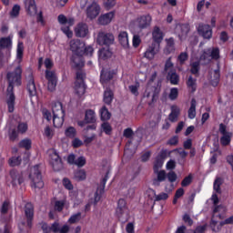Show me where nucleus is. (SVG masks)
I'll list each match as a JSON object with an SVG mask.
<instances>
[{
    "mask_svg": "<svg viewBox=\"0 0 233 233\" xmlns=\"http://www.w3.org/2000/svg\"><path fill=\"white\" fill-rule=\"evenodd\" d=\"M127 212V201L125 199L120 198L118 200V206L116 208V215L118 218H121L122 214H125Z\"/></svg>",
    "mask_w": 233,
    "mask_h": 233,
    "instance_id": "nucleus-33",
    "label": "nucleus"
},
{
    "mask_svg": "<svg viewBox=\"0 0 233 233\" xmlns=\"http://www.w3.org/2000/svg\"><path fill=\"white\" fill-rule=\"evenodd\" d=\"M115 41L116 38L114 37V34L106 33L105 31H100L96 37V43L97 45H100V46H110V45H114Z\"/></svg>",
    "mask_w": 233,
    "mask_h": 233,
    "instance_id": "nucleus-6",
    "label": "nucleus"
},
{
    "mask_svg": "<svg viewBox=\"0 0 233 233\" xmlns=\"http://www.w3.org/2000/svg\"><path fill=\"white\" fill-rule=\"evenodd\" d=\"M105 192V186L102 187H97L96 192L95 193L93 205L96 207L99 201H101V198Z\"/></svg>",
    "mask_w": 233,
    "mask_h": 233,
    "instance_id": "nucleus-36",
    "label": "nucleus"
},
{
    "mask_svg": "<svg viewBox=\"0 0 233 233\" xmlns=\"http://www.w3.org/2000/svg\"><path fill=\"white\" fill-rule=\"evenodd\" d=\"M116 6V0H104V8L110 10Z\"/></svg>",
    "mask_w": 233,
    "mask_h": 233,
    "instance_id": "nucleus-54",
    "label": "nucleus"
},
{
    "mask_svg": "<svg viewBox=\"0 0 233 233\" xmlns=\"http://www.w3.org/2000/svg\"><path fill=\"white\" fill-rule=\"evenodd\" d=\"M75 165H76V167H85V165H86V158H85V157H79L76 159Z\"/></svg>",
    "mask_w": 233,
    "mask_h": 233,
    "instance_id": "nucleus-57",
    "label": "nucleus"
},
{
    "mask_svg": "<svg viewBox=\"0 0 233 233\" xmlns=\"http://www.w3.org/2000/svg\"><path fill=\"white\" fill-rule=\"evenodd\" d=\"M153 43L159 45L163 41V32L158 26H155L152 32Z\"/></svg>",
    "mask_w": 233,
    "mask_h": 233,
    "instance_id": "nucleus-27",
    "label": "nucleus"
},
{
    "mask_svg": "<svg viewBox=\"0 0 233 233\" xmlns=\"http://www.w3.org/2000/svg\"><path fill=\"white\" fill-rule=\"evenodd\" d=\"M167 46L165 48V54H172L176 49L174 48V38L166 39Z\"/></svg>",
    "mask_w": 233,
    "mask_h": 233,
    "instance_id": "nucleus-40",
    "label": "nucleus"
},
{
    "mask_svg": "<svg viewBox=\"0 0 233 233\" xmlns=\"http://www.w3.org/2000/svg\"><path fill=\"white\" fill-rule=\"evenodd\" d=\"M216 225H218V222L216 221H211L210 223V227L213 230V232H219L221 230V227H223V225H233V216L226 218L224 221H221L219 223V225H218V227H216Z\"/></svg>",
    "mask_w": 233,
    "mask_h": 233,
    "instance_id": "nucleus-19",
    "label": "nucleus"
},
{
    "mask_svg": "<svg viewBox=\"0 0 233 233\" xmlns=\"http://www.w3.org/2000/svg\"><path fill=\"white\" fill-rule=\"evenodd\" d=\"M177 32L178 34L179 39L183 40L190 32V25L188 24H183L177 25Z\"/></svg>",
    "mask_w": 233,
    "mask_h": 233,
    "instance_id": "nucleus-20",
    "label": "nucleus"
},
{
    "mask_svg": "<svg viewBox=\"0 0 233 233\" xmlns=\"http://www.w3.org/2000/svg\"><path fill=\"white\" fill-rule=\"evenodd\" d=\"M104 103H106V105H110V103H112V101L114 100V92H112V90H110L109 88H106L104 91Z\"/></svg>",
    "mask_w": 233,
    "mask_h": 233,
    "instance_id": "nucleus-34",
    "label": "nucleus"
},
{
    "mask_svg": "<svg viewBox=\"0 0 233 233\" xmlns=\"http://www.w3.org/2000/svg\"><path fill=\"white\" fill-rule=\"evenodd\" d=\"M187 88H189V90H191V92H196V78L189 76L187 82Z\"/></svg>",
    "mask_w": 233,
    "mask_h": 233,
    "instance_id": "nucleus-47",
    "label": "nucleus"
},
{
    "mask_svg": "<svg viewBox=\"0 0 233 233\" xmlns=\"http://www.w3.org/2000/svg\"><path fill=\"white\" fill-rule=\"evenodd\" d=\"M152 23V16L150 15H142L136 20V25L140 28V30H143L145 28H148V26Z\"/></svg>",
    "mask_w": 233,
    "mask_h": 233,
    "instance_id": "nucleus-14",
    "label": "nucleus"
},
{
    "mask_svg": "<svg viewBox=\"0 0 233 233\" xmlns=\"http://www.w3.org/2000/svg\"><path fill=\"white\" fill-rule=\"evenodd\" d=\"M167 177L169 183H174L177 179V175L174 171H170L167 175Z\"/></svg>",
    "mask_w": 233,
    "mask_h": 233,
    "instance_id": "nucleus-61",
    "label": "nucleus"
},
{
    "mask_svg": "<svg viewBox=\"0 0 233 233\" xmlns=\"http://www.w3.org/2000/svg\"><path fill=\"white\" fill-rule=\"evenodd\" d=\"M29 179L32 188L35 190H41L45 187V182L43 181V176L39 170V166H35L31 167L29 173Z\"/></svg>",
    "mask_w": 233,
    "mask_h": 233,
    "instance_id": "nucleus-4",
    "label": "nucleus"
},
{
    "mask_svg": "<svg viewBox=\"0 0 233 233\" xmlns=\"http://www.w3.org/2000/svg\"><path fill=\"white\" fill-rule=\"evenodd\" d=\"M85 92H86V86H85V82H76L75 94L77 97H83V96H85Z\"/></svg>",
    "mask_w": 233,
    "mask_h": 233,
    "instance_id": "nucleus-25",
    "label": "nucleus"
},
{
    "mask_svg": "<svg viewBox=\"0 0 233 233\" xmlns=\"http://www.w3.org/2000/svg\"><path fill=\"white\" fill-rule=\"evenodd\" d=\"M161 50L160 44L151 43L146 52L144 53V57L146 59H148V61H152L157 54H159V51Z\"/></svg>",
    "mask_w": 233,
    "mask_h": 233,
    "instance_id": "nucleus-9",
    "label": "nucleus"
},
{
    "mask_svg": "<svg viewBox=\"0 0 233 233\" xmlns=\"http://www.w3.org/2000/svg\"><path fill=\"white\" fill-rule=\"evenodd\" d=\"M17 130L18 134H25L28 130V124L25 122L18 124Z\"/></svg>",
    "mask_w": 233,
    "mask_h": 233,
    "instance_id": "nucleus-56",
    "label": "nucleus"
},
{
    "mask_svg": "<svg viewBox=\"0 0 233 233\" xmlns=\"http://www.w3.org/2000/svg\"><path fill=\"white\" fill-rule=\"evenodd\" d=\"M10 167H17L21 165V158L19 157H13L9 159Z\"/></svg>",
    "mask_w": 233,
    "mask_h": 233,
    "instance_id": "nucleus-52",
    "label": "nucleus"
},
{
    "mask_svg": "<svg viewBox=\"0 0 233 233\" xmlns=\"http://www.w3.org/2000/svg\"><path fill=\"white\" fill-rule=\"evenodd\" d=\"M99 14H101V5H99L97 2H92L87 5L86 8V15L87 19H96Z\"/></svg>",
    "mask_w": 233,
    "mask_h": 233,
    "instance_id": "nucleus-7",
    "label": "nucleus"
},
{
    "mask_svg": "<svg viewBox=\"0 0 233 233\" xmlns=\"http://www.w3.org/2000/svg\"><path fill=\"white\" fill-rule=\"evenodd\" d=\"M110 112H108V109L106 108V106H103L100 109V117L102 119V121H108V119H110Z\"/></svg>",
    "mask_w": 233,
    "mask_h": 233,
    "instance_id": "nucleus-43",
    "label": "nucleus"
},
{
    "mask_svg": "<svg viewBox=\"0 0 233 233\" xmlns=\"http://www.w3.org/2000/svg\"><path fill=\"white\" fill-rule=\"evenodd\" d=\"M101 128L105 134L110 135L112 133V126H110V124L107 122L103 123Z\"/></svg>",
    "mask_w": 233,
    "mask_h": 233,
    "instance_id": "nucleus-55",
    "label": "nucleus"
},
{
    "mask_svg": "<svg viewBox=\"0 0 233 233\" xmlns=\"http://www.w3.org/2000/svg\"><path fill=\"white\" fill-rule=\"evenodd\" d=\"M223 185V179L221 177H217L213 184V190L215 193H213L211 197V200L213 201L214 205H218L219 203V198H218V195L221 193V186Z\"/></svg>",
    "mask_w": 233,
    "mask_h": 233,
    "instance_id": "nucleus-12",
    "label": "nucleus"
},
{
    "mask_svg": "<svg viewBox=\"0 0 233 233\" xmlns=\"http://www.w3.org/2000/svg\"><path fill=\"white\" fill-rule=\"evenodd\" d=\"M25 218H27L28 227H32V218H34V206L31 203L25 204Z\"/></svg>",
    "mask_w": 233,
    "mask_h": 233,
    "instance_id": "nucleus-23",
    "label": "nucleus"
},
{
    "mask_svg": "<svg viewBox=\"0 0 233 233\" xmlns=\"http://www.w3.org/2000/svg\"><path fill=\"white\" fill-rule=\"evenodd\" d=\"M212 59H219V48L209 47L208 49H205L200 55L199 62L203 63V65H207L210 63Z\"/></svg>",
    "mask_w": 233,
    "mask_h": 233,
    "instance_id": "nucleus-5",
    "label": "nucleus"
},
{
    "mask_svg": "<svg viewBox=\"0 0 233 233\" xmlns=\"http://www.w3.org/2000/svg\"><path fill=\"white\" fill-rule=\"evenodd\" d=\"M65 135L66 137H70L71 139H74V137L77 136V131L74 127H69L66 129Z\"/></svg>",
    "mask_w": 233,
    "mask_h": 233,
    "instance_id": "nucleus-44",
    "label": "nucleus"
},
{
    "mask_svg": "<svg viewBox=\"0 0 233 233\" xmlns=\"http://www.w3.org/2000/svg\"><path fill=\"white\" fill-rule=\"evenodd\" d=\"M64 117L59 115H53V125L56 128H61L63 127V123H65Z\"/></svg>",
    "mask_w": 233,
    "mask_h": 233,
    "instance_id": "nucleus-37",
    "label": "nucleus"
},
{
    "mask_svg": "<svg viewBox=\"0 0 233 233\" xmlns=\"http://www.w3.org/2000/svg\"><path fill=\"white\" fill-rule=\"evenodd\" d=\"M129 90L133 96H139V83H136L135 85L129 86Z\"/></svg>",
    "mask_w": 233,
    "mask_h": 233,
    "instance_id": "nucleus-53",
    "label": "nucleus"
},
{
    "mask_svg": "<svg viewBox=\"0 0 233 233\" xmlns=\"http://www.w3.org/2000/svg\"><path fill=\"white\" fill-rule=\"evenodd\" d=\"M80 220H81V212H78V213L72 215L69 218L68 223H70L71 225H74V223H77Z\"/></svg>",
    "mask_w": 233,
    "mask_h": 233,
    "instance_id": "nucleus-49",
    "label": "nucleus"
},
{
    "mask_svg": "<svg viewBox=\"0 0 233 233\" xmlns=\"http://www.w3.org/2000/svg\"><path fill=\"white\" fill-rule=\"evenodd\" d=\"M64 207H65V200H59L55 203V210H57L58 212H61Z\"/></svg>",
    "mask_w": 233,
    "mask_h": 233,
    "instance_id": "nucleus-63",
    "label": "nucleus"
},
{
    "mask_svg": "<svg viewBox=\"0 0 233 233\" xmlns=\"http://www.w3.org/2000/svg\"><path fill=\"white\" fill-rule=\"evenodd\" d=\"M219 132L222 135L220 137V144L223 147H228V145H230V141H232V133L227 131V127L224 124L219 125Z\"/></svg>",
    "mask_w": 233,
    "mask_h": 233,
    "instance_id": "nucleus-10",
    "label": "nucleus"
},
{
    "mask_svg": "<svg viewBox=\"0 0 233 233\" xmlns=\"http://www.w3.org/2000/svg\"><path fill=\"white\" fill-rule=\"evenodd\" d=\"M75 177L77 181H83L84 179H86V173L85 170H78L75 173Z\"/></svg>",
    "mask_w": 233,
    "mask_h": 233,
    "instance_id": "nucleus-51",
    "label": "nucleus"
},
{
    "mask_svg": "<svg viewBox=\"0 0 233 233\" xmlns=\"http://www.w3.org/2000/svg\"><path fill=\"white\" fill-rule=\"evenodd\" d=\"M25 8L28 15H37V5H35V0H25Z\"/></svg>",
    "mask_w": 233,
    "mask_h": 233,
    "instance_id": "nucleus-18",
    "label": "nucleus"
},
{
    "mask_svg": "<svg viewBox=\"0 0 233 233\" xmlns=\"http://www.w3.org/2000/svg\"><path fill=\"white\" fill-rule=\"evenodd\" d=\"M25 51V46L23 42H18L17 49H16V57L18 59V63H21V59H23V52Z\"/></svg>",
    "mask_w": 233,
    "mask_h": 233,
    "instance_id": "nucleus-42",
    "label": "nucleus"
},
{
    "mask_svg": "<svg viewBox=\"0 0 233 233\" xmlns=\"http://www.w3.org/2000/svg\"><path fill=\"white\" fill-rule=\"evenodd\" d=\"M196 106H197V102H196V99L193 98L191 100L190 107L187 111L189 119H194L196 117Z\"/></svg>",
    "mask_w": 233,
    "mask_h": 233,
    "instance_id": "nucleus-39",
    "label": "nucleus"
},
{
    "mask_svg": "<svg viewBox=\"0 0 233 233\" xmlns=\"http://www.w3.org/2000/svg\"><path fill=\"white\" fill-rule=\"evenodd\" d=\"M23 70L21 66H17L13 73L7 74V79L9 81V86L7 87V96H6V105L8 112H14L15 108V96L13 93L14 85H21V74Z\"/></svg>",
    "mask_w": 233,
    "mask_h": 233,
    "instance_id": "nucleus-1",
    "label": "nucleus"
},
{
    "mask_svg": "<svg viewBox=\"0 0 233 233\" xmlns=\"http://www.w3.org/2000/svg\"><path fill=\"white\" fill-rule=\"evenodd\" d=\"M171 85H177L179 83V76L176 72H168L167 76Z\"/></svg>",
    "mask_w": 233,
    "mask_h": 233,
    "instance_id": "nucleus-46",
    "label": "nucleus"
},
{
    "mask_svg": "<svg viewBox=\"0 0 233 233\" xmlns=\"http://www.w3.org/2000/svg\"><path fill=\"white\" fill-rule=\"evenodd\" d=\"M62 32H64V34L70 39L73 37L74 33L72 32V30H70V27L68 26H63L62 27Z\"/></svg>",
    "mask_w": 233,
    "mask_h": 233,
    "instance_id": "nucleus-62",
    "label": "nucleus"
},
{
    "mask_svg": "<svg viewBox=\"0 0 233 233\" xmlns=\"http://www.w3.org/2000/svg\"><path fill=\"white\" fill-rule=\"evenodd\" d=\"M27 90L29 93V96L31 97H34L35 94H37L36 88H35V83L34 82V76H29L28 83H27Z\"/></svg>",
    "mask_w": 233,
    "mask_h": 233,
    "instance_id": "nucleus-30",
    "label": "nucleus"
},
{
    "mask_svg": "<svg viewBox=\"0 0 233 233\" xmlns=\"http://www.w3.org/2000/svg\"><path fill=\"white\" fill-rule=\"evenodd\" d=\"M50 163L56 171L61 170L63 168V162H61L59 155H57V153L55 151H52L50 154Z\"/></svg>",
    "mask_w": 233,
    "mask_h": 233,
    "instance_id": "nucleus-17",
    "label": "nucleus"
},
{
    "mask_svg": "<svg viewBox=\"0 0 233 233\" xmlns=\"http://www.w3.org/2000/svg\"><path fill=\"white\" fill-rule=\"evenodd\" d=\"M199 72V62L191 63V74H198Z\"/></svg>",
    "mask_w": 233,
    "mask_h": 233,
    "instance_id": "nucleus-64",
    "label": "nucleus"
},
{
    "mask_svg": "<svg viewBox=\"0 0 233 233\" xmlns=\"http://www.w3.org/2000/svg\"><path fill=\"white\" fill-rule=\"evenodd\" d=\"M46 78L48 81L47 89L49 92H54L56 86H57V76L56 75V72L47 69L46 71Z\"/></svg>",
    "mask_w": 233,
    "mask_h": 233,
    "instance_id": "nucleus-11",
    "label": "nucleus"
},
{
    "mask_svg": "<svg viewBox=\"0 0 233 233\" xmlns=\"http://www.w3.org/2000/svg\"><path fill=\"white\" fill-rule=\"evenodd\" d=\"M99 59H108L112 57V51L108 48H102L98 53Z\"/></svg>",
    "mask_w": 233,
    "mask_h": 233,
    "instance_id": "nucleus-38",
    "label": "nucleus"
},
{
    "mask_svg": "<svg viewBox=\"0 0 233 233\" xmlns=\"http://www.w3.org/2000/svg\"><path fill=\"white\" fill-rule=\"evenodd\" d=\"M70 50L75 54L72 57V66L74 68H83L85 62H83V52L85 50V43L79 39H73L69 43Z\"/></svg>",
    "mask_w": 233,
    "mask_h": 233,
    "instance_id": "nucleus-2",
    "label": "nucleus"
},
{
    "mask_svg": "<svg viewBox=\"0 0 233 233\" xmlns=\"http://www.w3.org/2000/svg\"><path fill=\"white\" fill-rule=\"evenodd\" d=\"M0 48L2 50H12V36L2 37L0 39Z\"/></svg>",
    "mask_w": 233,
    "mask_h": 233,
    "instance_id": "nucleus-29",
    "label": "nucleus"
},
{
    "mask_svg": "<svg viewBox=\"0 0 233 233\" xmlns=\"http://www.w3.org/2000/svg\"><path fill=\"white\" fill-rule=\"evenodd\" d=\"M74 33L76 37L85 38L90 35V29L88 28V25L86 23H78L75 28Z\"/></svg>",
    "mask_w": 233,
    "mask_h": 233,
    "instance_id": "nucleus-8",
    "label": "nucleus"
},
{
    "mask_svg": "<svg viewBox=\"0 0 233 233\" xmlns=\"http://www.w3.org/2000/svg\"><path fill=\"white\" fill-rule=\"evenodd\" d=\"M177 96H179V90L177 87H173L170 89L168 97L171 101H176L177 99Z\"/></svg>",
    "mask_w": 233,
    "mask_h": 233,
    "instance_id": "nucleus-48",
    "label": "nucleus"
},
{
    "mask_svg": "<svg viewBox=\"0 0 233 233\" xmlns=\"http://www.w3.org/2000/svg\"><path fill=\"white\" fill-rule=\"evenodd\" d=\"M29 179L32 188L35 190H41L45 187V182L43 181V176L39 170V166H35L31 167L29 173Z\"/></svg>",
    "mask_w": 233,
    "mask_h": 233,
    "instance_id": "nucleus-3",
    "label": "nucleus"
},
{
    "mask_svg": "<svg viewBox=\"0 0 233 233\" xmlns=\"http://www.w3.org/2000/svg\"><path fill=\"white\" fill-rule=\"evenodd\" d=\"M155 174H157V178L153 180V185L155 187H159L165 179H167V172L165 170H160L155 171Z\"/></svg>",
    "mask_w": 233,
    "mask_h": 233,
    "instance_id": "nucleus-24",
    "label": "nucleus"
},
{
    "mask_svg": "<svg viewBox=\"0 0 233 233\" xmlns=\"http://www.w3.org/2000/svg\"><path fill=\"white\" fill-rule=\"evenodd\" d=\"M163 163H165V157H163V154L158 155L155 159L154 172H157L163 167Z\"/></svg>",
    "mask_w": 233,
    "mask_h": 233,
    "instance_id": "nucleus-35",
    "label": "nucleus"
},
{
    "mask_svg": "<svg viewBox=\"0 0 233 233\" xmlns=\"http://www.w3.org/2000/svg\"><path fill=\"white\" fill-rule=\"evenodd\" d=\"M173 152H175V154H178L182 159H185V157L188 156V153L183 148H176L173 150Z\"/></svg>",
    "mask_w": 233,
    "mask_h": 233,
    "instance_id": "nucleus-58",
    "label": "nucleus"
},
{
    "mask_svg": "<svg viewBox=\"0 0 233 233\" xmlns=\"http://www.w3.org/2000/svg\"><path fill=\"white\" fill-rule=\"evenodd\" d=\"M20 148H25V150H30L32 148V140L25 138L19 142Z\"/></svg>",
    "mask_w": 233,
    "mask_h": 233,
    "instance_id": "nucleus-45",
    "label": "nucleus"
},
{
    "mask_svg": "<svg viewBox=\"0 0 233 233\" xmlns=\"http://www.w3.org/2000/svg\"><path fill=\"white\" fill-rule=\"evenodd\" d=\"M149 192L151 194H154L155 201H165V199H168V193H160L158 195H156V191L153 189H149Z\"/></svg>",
    "mask_w": 233,
    "mask_h": 233,
    "instance_id": "nucleus-41",
    "label": "nucleus"
},
{
    "mask_svg": "<svg viewBox=\"0 0 233 233\" xmlns=\"http://www.w3.org/2000/svg\"><path fill=\"white\" fill-rule=\"evenodd\" d=\"M85 121L86 123H96V111L92 110V109H88L86 111V116H85ZM96 124L92 125V126H88L86 127V130H96Z\"/></svg>",
    "mask_w": 233,
    "mask_h": 233,
    "instance_id": "nucleus-16",
    "label": "nucleus"
},
{
    "mask_svg": "<svg viewBox=\"0 0 233 233\" xmlns=\"http://www.w3.org/2000/svg\"><path fill=\"white\" fill-rule=\"evenodd\" d=\"M187 59H188V54L187 52H182L177 57V61L180 65H183Z\"/></svg>",
    "mask_w": 233,
    "mask_h": 233,
    "instance_id": "nucleus-59",
    "label": "nucleus"
},
{
    "mask_svg": "<svg viewBox=\"0 0 233 233\" xmlns=\"http://www.w3.org/2000/svg\"><path fill=\"white\" fill-rule=\"evenodd\" d=\"M21 11V6L18 5H14L11 11V17H17L19 15V12Z\"/></svg>",
    "mask_w": 233,
    "mask_h": 233,
    "instance_id": "nucleus-60",
    "label": "nucleus"
},
{
    "mask_svg": "<svg viewBox=\"0 0 233 233\" xmlns=\"http://www.w3.org/2000/svg\"><path fill=\"white\" fill-rule=\"evenodd\" d=\"M53 116H60L65 117V110L63 109V104L61 102H55L52 106Z\"/></svg>",
    "mask_w": 233,
    "mask_h": 233,
    "instance_id": "nucleus-26",
    "label": "nucleus"
},
{
    "mask_svg": "<svg viewBox=\"0 0 233 233\" xmlns=\"http://www.w3.org/2000/svg\"><path fill=\"white\" fill-rule=\"evenodd\" d=\"M198 33L201 35L204 39H211L212 38V27H210L207 24H199L197 26Z\"/></svg>",
    "mask_w": 233,
    "mask_h": 233,
    "instance_id": "nucleus-13",
    "label": "nucleus"
},
{
    "mask_svg": "<svg viewBox=\"0 0 233 233\" xmlns=\"http://www.w3.org/2000/svg\"><path fill=\"white\" fill-rule=\"evenodd\" d=\"M57 19L60 25H68V26H74L76 23V20L73 17L66 18L65 15H59Z\"/></svg>",
    "mask_w": 233,
    "mask_h": 233,
    "instance_id": "nucleus-32",
    "label": "nucleus"
},
{
    "mask_svg": "<svg viewBox=\"0 0 233 233\" xmlns=\"http://www.w3.org/2000/svg\"><path fill=\"white\" fill-rule=\"evenodd\" d=\"M114 17H116L115 11L101 15L97 19L98 25H102V26H106V25H110V23H112Z\"/></svg>",
    "mask_w": 233,
    "mask_h": 233,
    "instance_id": "nucleus-15",
    "label": "nucleus"
},
{
    "mask_svg": "<svg viewBox=\"0 0 233 233\" xmlns=\"http://www.w3.org/2000/svg\"><path fill=\"white\" fill-rule=\"evenodd\" d=\"M10 177L13 187H15V185H21L23 181H25V178L23 177V175L19 174L15 170H11L10 172Z\"/></svg>",
    "mask_w": 233,
    "mask_h": 233,
    "instance_id": "nucleus-22",
    "label": "nucleus"
},
{
    "mask_svg": "<svg viewBox=\"0 0 233 233\" xmlns=\"http://www.w3.org/2000/svg\"><path fill=\"white\" fill-rule=\"evenodd\" d=\"M118 41L124 48H128V46H130V43L128 42V33L126 31H121L118 34Z\"/></svg>",
    "mask_w": 233,
    "mask_h": 233,
    "instance_id": "nucleus-28",
    "label": "nucleus"
},
{
    "mask_svg": "<svg viewBox=\"0 0 233 233\" xmlns=\"http://www.w3.org/2000/svg\"><path fill=\"white\" fill-rule=\"evenodd\" d=\"M44 136L47 137V139H52L54 137V129L50 127H46L44 129Z\"/></svg>",
    "mask_w": 233,
    "mask_h": 233,
    "instance_id": "nucleus-50",
    "label": "nucleus"
},
{
    "mask_svg": "<svg viewBox=\"0 0 233 233\" xmlns=\"http://www.w3.org/2000/svg\"><path fill=\"white\" fill-rule=\"evenodd\" d=\"M209 81L212 86H218L219 84V70H213L209 73Z\"/></svg>",
    "mask_w": 233,
    "mask_h": 233,
    "instance_id": "nucleus-31",
    "label": "nucleus"
},
{
    "mask_svg": "<svg viewBox=\"0 0 233 233\" xmlns=\"http://www.w3.org/2000/svg\"><path fill=\"white\" fill-rule=\"evenodd\" d=\"M116 76V71H106L103 69L100 75V83L105 86L106 83H108Z\"/></svg>",
    "mask_w": 233,
    "mask_h": 233,
    "instance_id": "nucleus-21",
    "label": "nucleus"
}]
</instances>
